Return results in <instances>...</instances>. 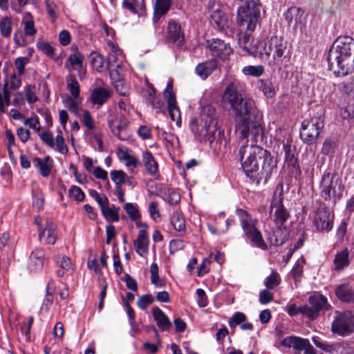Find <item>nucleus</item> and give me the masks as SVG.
Returning a JSON list of instances; mask_svg holds the SVG:
<instances>
[{
  "instance_id": "obj_1",
  "label": "nucleus",
  "mask_w": 354,
  "mask_h": 354,
  "mask_svg": "<svg viewBox=\"0 0 354 354\" xmlns=\"http://www.w3.org/2000/svg\"><path fill=\"white\" fill-rule=\"evenodd\" d=\"M222 101L234 115L235 131L239 138L244 140L251 135L257 140L262 134L261 113L254 101L243 97L234 83H230L225 89Z\"/></svg>"
},
{
  "instance_id": "obj_2",
  "label": "nucleus",
  "mask_w": 354,
  "mask_h": 354,
  "mask_svg": "<svg viewBox=\"0 0 354 354\" xmlns=\"http://www.w3.org/2000/svg\"><path fill=\"white\" fill-rule=\"evenodd\" d=\"M239 156L244 173L253 181H266L276 170L277 164L270 153L257 145L242 144Z\"/></svg>"
},
{
  "instance_id": "obj_3",
  "label": "nucleus",
  "mask_w": 354,
  "mask_h": 354,
  "mask_svg": "<svg viewBox=\"0 0 354 354\" xmlns=\"http://www.w3.org/2000/svg\"><path fill=\"white\" fill-rule=\"evenodd\" d=\"M328 68L337 75H346L354 71V40L340 36L333 43L327 57Z\"/></svg>"
},
{
  "instance_id": "obj_4",
  "label": "nucleus",
  "mask_w": 354,
  "mask_h": 354,
  "mask_svg": "<svg viewBox=\"0 0 354 354\" xmlns=\"http://www.w3.org/2000/svg\"><path fill=\"white\" fill-rule=\"evenodd\" d=\"M288 54L287 42L281 37L272 36L263 42H261L259 57L268 59L272 55V59L270 62V64L280 67Z\"/></svg>"
},
{
  "instance_id": "obj_5",
  "label": "nucleus",
  "mask_w": 354,
  "mask_h": 354,
  "mask_svg": "<svg viewBox=\"0 0 354 354\" xmlns=\"http://www.w3.org/2000/svg\"><path fill=\"white\" fill-rule=\"evenodd\" d=\"M208 113L205 110L202 114L201 123H198L195 119L190 122V129L195 138L200 141H212V138L216 129L214 111L209 107Z\"/></svg>"
},
{
  "instance_id": "obj_6",
  "label": "nucleus",
  "mask_w": 354,
  "mask_h": 354,
  "mask_svg": "<svg viewBox=\"0 0 354 354\" xmlns=\"http://www.w3.org/2000/svg\"><path fill=\"white\" fill-rule=\"evenodd\" d=\"M321 196L325 201L340 199L344 191L341 178L334 172H325L319 183Z\"/></svg>"
},
{
  "instance_id": "obj_7",
  "label": "nucleus",
  "mask_w": 354,
  "mask_h": 354,
  "mask_svg": "<svg viewBox=\"0 0 354 354\" xmlns=\"http://www.w3.org/2000/svg\"><path fill=\"white\" fill-rule=\"evenodd\" d=\"M236 213L246 237L254 246L265 250L266 244L260 231L256 227L258 221L243 209H238Z\"/></svg>"
},
{
  "instance_id": "obj_8",
  "label": "nucleus",
  "mask_w": 354,
  "mask_h": 354,
  "mask_svg": "<svg viewBox=\"0 0 354 354\" xmlns=\"http://www.w3.org/2000/svg\"><path fill=\"white\" fill-rule=\"evenodd\" d=\"M310 306L304 305L298 308L296 304H292L288 306L287 313L290 316H294L301 313L310 319L316 318L319 311L326 307L327 299L323 295H313L309 298Z\"/></svg>"
},
{
  "instance_id": "obj_9",
  "label": "nucleus",
  "mask_w": 354,
  "mask_h": 354,
  "mask_svg": "<svg viewBox=\"0 0 354 354\" xmlns=\"http://www.w3.org/2000/svg\"><path fill=\"white\" fill-rule=\"evenodd\" d=\"M324 126V119L322 116H313L310 119L304 120L300 130L301 139L307 145L315 143Z\"/></svg>"
},
{
  "instance_id": "obj_10",
  "label": "nucleus",
  "mask_w": 354,
  "mask_h": 354,
  "mask_svg": "<svg viewBox=\"0 0 354 354\" xmlns=\"http://www.w3.org/2000/svg\"><path fill=\"white\" fill-rule=\"evenodd\" d=\"M283 186L281 183L275 187L271 201V212H273L274 222L282 226L289 217V212L283 206Z\"/></svg>"
},
{
  "instance_id": "obj_11",
  "label": "nucleus",
  "mask_w": 354,
  "mask_h": 354,
  "mask_svg": "<svg viewBox=\"0 0 354 354\" xmlns=\"http://www.w3.org/2000/svg\"><path fill=\"white\" fill-rule=\"evenodd\" d=\"M260 4L254 0H241L237 10V22H259Z\"/></svg>"
},
{
  "instance_id": "obj_12",
  "label": "nucleus",
  "mask_w": 354,
  "mask_h": 354,
  "mask_svg": "<svg viewBox=\"0 0 354 354\" xmlns=\"http://www.w3.org/2000/svg\"><path fill=\"white\" fill-rule=\"evenodd\" d=\"M109 127L112 133L120 140H127L131 137L128 121L122 115L110 113L107 117Z\"/></svg>"
},
{
  "instance_id": "obj_13",
  "label": "nucleus",
  "mask_w": 354,
  "mask_h": 354,
  "mask_svg": "<svg viewBox=\"0 0 354 354\" xmlns=\"http://www.w3.org/2000/svg\"><path fill=\"white\" fill-rule=\"evenodd\" d=\"M353 330L354 316L351 313L338 314L331 324V332L339 336H348Z\"/></svg>"
},
{
  "instance_id": "obj_14",
  "label": "nucleus",
  "mask_w": 354,
  "mask_h": 354,
  "mask_svg": "<svg viewBox=\"0 0 354 354\" xmlns=\"http://www.w3.org/2000/svg\"><path fill=\"white\" fill-rule=\"evenodd\" d=\"M107 45L109 48L107 64L112 77L114 73L120 75V69L123 67L124 56L118 46L111 41L109 40Z\"/></svg>"
},
{
  "instance_id": "obj_15",
  "label": "nucleus",
  "mask_w": 354,
  "mask_h": 354,
  "mask_svg": "<svg viewBox=\"0 0 354 354\" xmlns=\"http://www.w3.org/2000/svg\"><path fill=\"white\" fill-rule=\"evenodd\" d=\"M164 98L167 103V109L171 120L176 122V125L180 127L181 125L180 111L177 106L175 95L173 92V81L169 80L167 87L164 91Z\"/></svg>"
},
{
  "instance_id": "obj_16",
  "label": "nucleus",
  "mask_w": 354,
  "mask_h": 354,
  "mask_svg": "<svg viewBox=\"0 0 354 354\" xmlns=\"http://www.w3.org/2000/svg\"><path fill=\"white\" fill-rule=\"evenodd\" d=\"M314 344L322 351L328 354H349L350 351L347 345L343 342L329 343L323 341L319 337H312Z\"/></svg>"
},
{
  "instance_id": "obj_17",
  "label": "nucleus",
  "mask_w": 354,
  "mask_h": 354,
  "mask_svg": "<svg viewBox=\"0 0 354 354\" xmlns=\"http://www.w3.org/2000/svg\"><path fill=\"white\" fill-rule=\"evenodd\" d=\"M314 223L320 231H330L333 225V215L330 210L323 205H320L314 218Z\"/></svg>"
},
{
  "instance_id": "obj_18",
  "label": "nucleus",
  "mask_w": 354,
  "mask_h": 354,
  "mask_svg": "<svg viewBox=\"0 0 354 354\" xmlns=\"http://www.w3.org/2000/svg\"><path fill=\"white\" fill-rule=\"evenodd\" d=\"M253 39L248 33L239 35V46L246 53V54L252 55L254 57H259L261 42L252 43Z\"/></svg>"
},
{
  "instance_id": "obj_19",
  "label": "nucleus",
  "mask_w": 354,
  "mask_h": 354,
  "mask_svg": "<svg viewBox=\"0 0 354 354\" xmlns=\"http://www.w3.org/2000/svg\"><path fill=\"white\" fill-rule=\"evenodd\" d=\"M208 48L212 55L215 57L225 58L232 53L230 46L219 39L207 41Z\"/></svg>"
},
{
  "instance_id": "obj_20",
  "label": "nucleus",
  "mask_w": 354,
  "mask_h": 354,
  "mask_svg": "<svg viewBox=\"0 0 354 354\" xmlns=\"http://www.w3.org/2000/svg\"><path fill=\"white\" fill-rule=\"evenodd\" d=\"M111 90L108 87H96L91 93L90 101L93 105L101 106L111 97Z\"/></svg>"
},
{
  "instance_id": "obj_21",
  "label": "nucleus",
  "mask_w": 354,
  "mask_h": 354,
  "mask_svg": "<svg viewBox=\"0 0 354 354\" xmlns=\"http://www.w3.org/2000/svg\"><path fill=\"white\" fill-rule=\"evenodd\" d=\"M39 238L48 244L55 243L57 239L56 226L50 219H46L44 228L42 230L39 229Z\"/></svg>"
},
{
  "instance_id": "obj_22",
  "label": "nucleus",
  "mask_w": 354,
  "mask_h": 354,
  "mask_svg": "<svg viewBox=\"0 0 354 354\" xmlns=\"http://www.w3.org/2000/svg\"><path fill=\"white\" fill-rule=\"evenodd\" d=\"M149 234L140 230L137 239L133 241L136 252L140 257H146L149 250Z\"/></svg>"
},
{
  "instance_id": "obj_23",
  "label": "nucleus",
  "mask_w": 354,
  "mask_h": 354,
  "mask_svg": "<svg viewBox=\"0 0 354 354\" xmlns=\"http://www.w3.org/2000/svg\"><path fill=\"white\" fill-rule=\"evenodd\" d=\"M33 163L43 177H48L50 175L53 166V160L50 156H47L44 158H35Z\"/></svg>"
},
{
  "instance_id": "obj_24",
  "label": "nucleus",
  "mask_w": 354,
  "mask_h": 354,
  "mask_svg": "<svg viewBox=\"0 0 354 354\" xmlns=\"http://www.w3.org/2000/svg\"><path fill=\"white\" fill-rule=\"evenodd\" d=\"M44 251L41 249H36L30 255L28 267L31 270H41L44 263Z\"/></svg>"
},
{
  "instance_id": "obj_25",
  "label": "nucleus",
  "mask_w": 354,
  "mask_h": 354,
  "mask_svg": "<svg viewBox=\"0 0 354 354\" xmlns=\"http://www.w3.org/2000/svg\"><path fill=\"white\" fill-rule=\"evenodd\" d=\"M152 314L160 329L164 331L169 330L171 326V322L160 308L158 307L153 308L152 309Z\"/></svg>"
},
{
  "instance_id": "obj_26",
  "label": "nucleus",
  "mask_w": 354,
  "mask_h": 354,
  "mask_svg": "<svg viewBox=\"0 0 354 354\" xmlns=\"http://www.w3.org/2000/svg\"><path fill=\"white\" fill-rule=\"evenodd\" d=\"M216 68L214 60L198 64L195 68L196 73L202 79L205 80Z\"/></svg>"
},
{
  "instance_id": "obj_27",
  "label": "nucleus",
  "mask_w": 354,
  "mask_h": 354,
  "mask_svg": "<svg viewBox=\"0 0 354 354\" xmlns=\"http://www.w3.org/2000/svg\"><path fill=\"white\" fill-rule=\"evenodd\" d=\"M143 164L150 175H155L158 171V165L153 154L149 151H145L142 154Z\"/></svg>"
},
{
  "instance_id": "obj_28",
  "label": "nucleus",
  "mask_w": 354,
  "mask_h": 354,
  "mask_svg": "<svg viewBox=\"0 0 354 354\" xmlns=\"http://www.w3.org/2000/svg\"><path fill=\"white\" fill-rule=\"evenodd\" d=\"M307 339L295 336H289L281 342V345L286 348H292L297 351H303L304 344Z\"/></svg>"
},
{
  "instance_id": "obj_29",
  "label": "nucleus",
  "mask_w": 354,
  "mask_h": 354,
  "mask_svg": "<svg viewBox=\"0 0 354 354\" xmlns=\"http://www.w3.org/2000/svg\"><path fill=\"white\" fill-rule=\"evenodd\" d=\"M167 37L171 41L181 44L184 39V34L180 24H168Z\"/></svg>"
},
{
  "instance_id": "obj_30",
  "label": "nucleus",
  "mask_w": 354,
  "mask_h": 354,
  "mask_svg": "<svg viewBox=\"0 0 354 354\" xmlns=\"http://www.w3.org/2000/svg\"><path fill=\"white\" fill-rule=\"evenodd\" d=\"M83 55L77 51L71 55L66 62V65L68 63L73 70L77 71L79 72V77L80 79L84 78L83 74L82 73L83 71Z\"/></svg>"
},
{
  "instance_id": "obj_31",
  "label": "nucleus",
  "mask_w": 354,
  "mask_h": 354,
  "mask_svg": "<svg viewBox=\"0 0 354 354\" xmlns=\"http://www.w3.org/2000/svg\"><path fill=\"white\" fill-rule=\"evenodd\" d=\"M117 154L120 160L124 161L127 167H136L138 165V160L133 155L130 153L128 148H120Z\"/></svg>"
},
{
  "instance_id": "obj_32",
  "label": "nucleus",
  "mask_w": 354,
  "mask_h": 354,
  "mask_svg": "<svg viewBox=\"0 0 354 354\" xmlns=\"http://www.w3.org/2000/svg\"><path fill=\"white\" fill-rule=\"evenodd\" d=\"M337 297L344 302H354V290L348 285H341L335 290Z\"/></svg>"
},
{
  "instance_id": "obj_33",
  "label": "nucleus",
  "mask_w": 354,
  "mask_h": 354,
  "mask_svg": "<svg viewBox=\"0 0 354 354\" xmlns=\"http://www.w3.org/2000/svg\"><path fill=\"white\" fill-rule=\"evenodd\" d=\"M124 8L138 15H142L145 11V0H123Z\"/></svg>"
},
{
  "instance_id": "obj_34",
  "label": "nucleus",
  "mask_w": 354,
  "mask_h": 354,
  "mask_svg": "<svg viewBox=\"0 0 354 354\" xmlns=\"http://www.w3.org/2000/svg\"><path fill=\"white\" fill-rule=\"evenodd\" d=\"M171 0H156L154 6L153 19L158 21L169 10Z\"/></svg>"
},
{
  "instance_id": "obj_35",
  "label": "nucleus",
  "mask_w": 354,
  "mask_h": 354,
  "mask_svg": "<svg viewBox=\"0 0 354 354\" xmlns=\"http://www.w3.org/2000/svg\"><path fill=\"white\" fill-rule=\"evenodd\" d=\"M285 19L288 22H300L304 19V11L297 7H291L284 13Z\"/></svg>"
},
{
  "instance_id": "obj_36",
  "label": "nucleus",
  "mask_w": 354,
  "mask_h": 354,
  "mask_svg": "<svg viewBox=\"0 0 354 354\" xmlns=\"http://www.w3.org/2000/svg\"><path fill=\"white\" fill-rule=\"evenodd\" d=\"M348 255L349 252L346 248L337 253L334 259V266L336 270H339L348 265Z\"/></svg>"
},
{
  "instance_id": "obj_37",
  "label": "nucleus",
  "mask_w": 354,
  "mask_h": 354,
  "mask_svg": "<svg viewBox=\"0 0 354 354\" xmlns=\"http://www.w3.org/2000/svg\"><path fill=\"white\" fill-rule=\"evenodd\" d=\"M214 1L215 0H213V4H211V2L208 3L211 19L214 22H227L228 21L227 15L218 7L215 8Z\"/></svg>"
},
{
  "instance_id": "obj_38",
  "label": "nucleus",
  "mask_w": 354,
  "mask_h": 354,
  "mask_svg": "<svg viewBox=\"0 0 354 354\" xmlns=\"http://www.w3.org/2000/svg\"><path fill=\"white\" fill-rule=\"evenodd\" d=\"M268 239L274 245H282L286 239V231L283 232L281 228L274 230L269 234Z\"/></svg>"
},
{
  "instance_id": "obj_39",
  "label": "nucleus",
  "mask_w": 354,
  "mask_h": 354,
  "mask_svg": "<svg viewBox=\"0 0 354 354\" xmlns=\"http://www.w3.org/2000/svg\"><path fill=\"white\" fill-rule=\"evenodd\" d=\"M119 207H116L113 206L110 207L109 205H106L104 207L101 209L102 213L103 216L106 218L111 221L118 222L120 219L119 218Z\"/></svg>"
},
{
  "instance_id": "obj_40",
  "label": "nucleus",
  "mask_w": 354,
  "mask_h": 354,
  "mask_svg": "<svg viewBox=\"0 0 354 354\" xmlns=\"http://www.w3.org/2000/svg\"><path fill=\"white\" fill-rule=\"evenodd\" d=\"M283 151L285 152V163L288 167L295 168L297 165V158L294 155V150L291 146L288 144L283 145Z\"/></svg>"
},
{
  "instance_id": "obj_41",
  "label": "nucleus",
  "mask_w": 354,
  "mask_h": 354,
  "mask_svg": "<svg viewBox=\"0 0 354 354\" xmlns=\"http://www.w3.org/2000/svg\"><path fill=\"white\" fill-rule=\"evenodd\" d=\"M171 223L174 229L178 232H183L185 229V220L179 212H174L171 217Z\"/></svg>"
},
{
  "instance_id": "obj_42",
  "label": "nucleus",
  "mask_w": 354,
  "mask_h": 354,
  "mask_svg": "<svg viewBox=\"0 0 354 354\" xmlns=\"http://www.w3.org/2000/svg\"><path fill=\"white\" fill-rule=\"evenodd\" d=\"M91 64L93 69L98 72H102L106 68L102 55L97 52L91 53Z\"/></svg>"
},
{
  "instance_id": "obj_43",
  "label": "nucleus",
  "mask_w": 354,
  "mask_h": 354,
  "mask_svg": "<svg viewBox=\"0 0 354 354\" xmlns=\"http://www.w3.org/2000/svg\"><path fill=\"white\" fill-rule=\"evenodd\" d=\"M259 89L266 97H272L276 94L275 88L272 83L269 80H260Z\"/></svg>"
},
{
  "instance_id": "obj_44",
  "label": "nucleus",
  "mask_w": 354,
  "mask_h": 354,
  "mask_svg": "<svg viewBox=\"0 0 354 354\" xmlns=\"http://www.w3.org/2000/svg\"><path fill=\"white\" fill-rule=\"evenodd\" d=\"M281 282V279L279 273L274 270H272L270 275L268 276L264 281V284L267 289H274Z\"/></svg>"
},
{
  "instance_id": "obj_45",
  "label": "nucleus",
  "mask_w": 354,
  "mask_h": 354,
  "mask_svg": "<svg viewBox=\"0 0 354 354\" xmlns=\"http://www.w3.org/2000/svg\"><path fill=\"white\" fill-rule=\"evenodd\" d=\"M264 72V67L262 65L247 66L242 68V73L245 75L260 77Z\"/></svg>"
},
{
  "instance_id": "obj_46",
  "label": "nucleus",
  "mask_w": 354,
  "mask_h": 354,
  "mask_svg": "<svg viewBox=\"0 0 354 354\" xmlns=\"http://www.w3.org/2000/svg\"><path fill=\"white\" fill-rule=\"evenodd\" d=\"M124 209L131 218L132 221H136L138 219H141V214L139 212L138 207L137 204L132 203H127L124 206Z\"/></svg>"
},
{
  "instance_id": "obj_47",
  "label": "nucleus",
  "mask_w": 354,
  "mask_h": 354,
  "mask_svg": "<svg viewBox=\"0 0 354 354\" xmlns=\"http://www.w3.org/2000/svg\"><path fill=\"white\" fill-rule=\"evenodd\" d=\"M37 48L46 55L53 57L55 54V48L50 42L39 39L37 42Z\"/></svg>"
},
{
  "instance_id": "obj_48",
  "label": "nucleus",
  "mask_w": 354,
  "mask_h": 354,
  "mask_svg": "<svg viewBox=\"0 0 354 354\" xmlns=\"http://www.w3.org/2000/svg\"><path fill=\"white\" fill-rule=\"evenodd\" d=\"M110 176L112 181L115 184V187H121L125 182L127 174L122 170H112L110 172Z\"/></svg>"
},
{
  "instance_id": "obj_49",
  "label": "nucleus",
  "mask_w": 354,
  "mask_h": 354,
  "mask_svg": "<svg viewBox=\"0 0 354 354\" xmlns=\"http://www.w3.org/2000/svg\"><path fill=\"white\" fill-rule=\"evenodd\" d=\"M67 88L70 91L71 96L74 97H80V85L77 80L72 76H70L67 80Z\"/></svg>"
},
{
  "instance_id": "obj_50",
  "label": "nucleus",
  "mask_w": 354,
  "mask_h": 354,
  "mask_svg": "<svg viewBox=\"0 0 354 354\" xmlns=\"http://www.w3.org/2000/svg\"><path fill=\"white\" fill-rule=\"evenodd\" d=\"M66 106L70 111L77 115L80 110V101L79 97H74L73 96H68L64 101Z\"/></svg>"
},
{
  "instance_id": "obj_51",
  "label": "nucleus",
  "mask_w": 354,
  "mask_h": 354,
  "mask_svg": "<svg viewBox=\"0 0 354 354\" xmlns=\"http://www.w3.org/2000/svg\"><path fill=\"white\" fill-rule=\"evenodd\" d=\"M337 146V140L335 138H326L322 146V151L325 154H330L334 152Z\"/></svg>"
},
{
  "instance_id": "obj_52",
  "label": "nucleus",
  "mask_w": 354,
  "mask_h": 354,
  "mask_svg": "<svg viewBox=\"0 0 354 354\" xmlns=\"http://www.w3.org/2000/svg\"><path fill=\"white\" fill-rule=\"evenodd\" d=\"M304 259L297 261L294 267L291 270L290 274L295 282H297L303 274Z\"/></svg>"
},
{
  "instance_id": "obj_53",
  "label": "nucleus",
  "mask_w": 354,
  "mask_h": 354,
  "mask_svg": "<svg viewBox=\"0 0 354 354\" xmlns=\"http://www.w3.org/2000/svg\"><path fill=\"white\" fill-rule=\"evenodd\" d=\"M69 196L76 201H82L85 195L82 189L77 186L73 185L68 190Z\"/></svg>"
},
{
  "instance_id": "obj_54",
  "label": "nucleus",
  "mask_w": 354,
  "mask_h": 354,
  "mask_svg": "<svg viewBox=\"0 0 354 354\" xmlns=\"http://www.w3.org/2000/svg\"><path fill=\"white\" fill-rule=\"evenodd\" d=\"M26 100L29 104H32L38 100V97L36 95V87L32 85H28L26 86Z\"/></svg>"
},
{
  "instance_id": "obj_55",
  "label": "nucleus",
  "mask_w": 354,
  "mask_h": 354,
  "mask_svg": "<svg viewBox=\"0 0 354 354\" xmlns=\"http://www.w3.org/2000/svg\"><path fill=\"white\" fill-rule=\"evenodd\" d=\"M154 301V298L151 295H145L141 296L137 301L138 306L142 309L145 310L148 306Z\"/></svg>"
},
{
  "instance_id": "obj_56",
  "label": "nucleus",
  "mask_w": 354,
  "mask_h": 354,
  "mask_svg": "<svg viewBox=\"0 0 354 354\" xmlns=\"http://www.w3.org/2000/svg\"><path fill=\"white\" fill-rule=\"evenodd\" d=\"M246 319V316L241 312L235 313L229 322L230 328H234L236 325H241Z\"/></svg>"
},
{
  "instance_id": "obj_57",
  "label": "nucleus",
  "mask_w": 354,
  "mask_h": 354,
  "mask_svg": "<svg viewBox=\"0 0 354 354\" xmlns=\"http://www.w3.org/2000/svg\"><path fill=\"white\" fill-rule=\"evenodd\" d=\"M340 90L343 93L351 94L354 93V77H352L348 81H345L341 84Z\"/></svg>"
},
{
  "instance_id": "obj_58",
  "label": "nucleus",
  "mask_w": 354,
  "mask_h": 354,
  "mask_svg": "<svg viewBox=\"0 0 354 354\" xmlns=\"http://www.w3.org/2000/svg\"><path fill=\"white\" fill-rule=\"evenodd\" d=\"M56 146L55 149L62 154H66L68 153V147L65 144L64 139L62 136H57L55 141Z\"/></svg>"
},
{
  "instance_id": "obj_59",
  "label": "nucleus",
  "mask_w": 354,
  "mask_h": 354,
  "mask_svg": "<svg viewBox=\"0 0 354 354\" xmlns=\"http://www.w3.org/2000/svg\"><path fill=\"white\" fill-rule=\"evenodd\" d=\"M89 194L90 196L96 201L101 209L106 205H109V200L107 197L101 196V195L97 191L91 190Z\"/></svg>"
},
{
  "instance_id": "obj_60",
  "label": "nucleus",
  "mask_w": 354,
  "mask_h": 354,
  "mask_svg": "<svg viewBox=\"0 0 354 354\" xmlns=\"http://www.w3.org/2000/svg\"><path fill=\"white\" fill-rule=\"evenodd\" d=\"M82 122L84 125L87 128V130L93 129L95 125V121L92 118L91 113L88 111L84 110L82 114Z\"/></svg>"
},
{
  "instance_id": "obj_61",
  "label": "nucleus",
  "mask_w": 354,
  "mask_h": 354,
  "mask_svg": "<svg viewBox=\"0 0 354 354\" xmlns=\"http://www.w3.org/2000/svg\"><path fill=\"white\" fill-rule=\"evenodd\" d=\"M93 174L96 178L106 181L107 187H109L111 186L109 181L108 173L104 169L100 167H97L94 169Z\"/></svg>"
},
{
  "instance_id": "obj_62",
  "label": "nucleus",
  "mask_w": 354,
  "mask_h": 354,
  "mask_svg": "<svg viewBox=\"0 0 354 354\" xmlns=\"http://www.w3.org/2000/svg\"><path fill=\"white\" fill-rule=\"evenodd\" d=\"M185 246V242L181 239H174L169 243V252L174 254L178 250H183Z\"/></svg>"
},
{
  "instance_id": "obj_63",
  "label": "nucleus",
  "mask_w": 354,
  "mask_h": 354,
  "mask_svg": "<svg viewBox=\"0 0 354 354\" xmlns=\"http://www.w3.org/2000/svg\"><path fill=\"white\" fill-rule=\"evenodd\" d=\"M40 138L41 140L45 142L48 146H49L51 148H55V139L52 134V133L49 131H45L42 132L39 135Z\"/></svg>"
},
{
  "instance_id": "obj_64",
  "label": "nucleus",
  "mask_w": 354,
  "mask_h": 354,
  "mask_svg": "<svg viewBox=\"0 0 354 354\" xmlns=\"http://www.w3.org/2000/svg\"><path fill=\"white\" fill-rule=\"evenodd\" d=\"M270 289H265L259 294V301L262 304H266L273 300V294L270 292Z\"/></svg>"
}]
</instances>
